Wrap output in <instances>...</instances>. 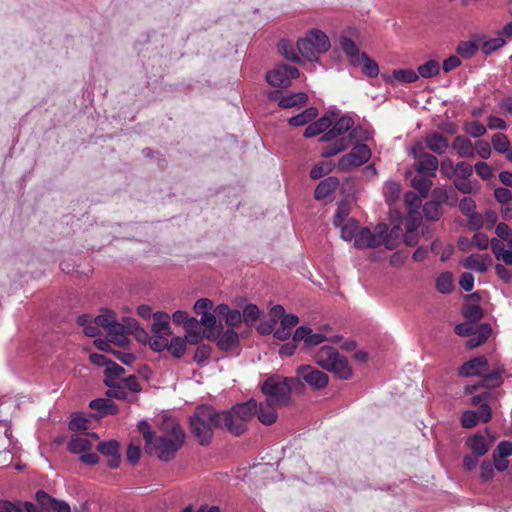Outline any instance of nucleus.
<instances>
[{
	"label": "nucleus",
	"instance_id": "obj_1",
	"mask_svg": "<svg viewBox=\"0 0 512 512\" xmlns=\"http://www.w3.org/2000/svg\"><path fill=\"white\" fill-rule=\"evenodd\" d=\"M184 441L185 433L182 427L175 421H169L164 424L163 433L155 436L151 447H146V451L155 454L161 461L169 462L175 458Z\"/></svg>",
	"mask_w": 512,
	"mask_h": 512
},
{
	"label": "nucleus",
	"instance_id": "obj_2",
	"mask_svg": "<svg viewBox=\"0 0 512 512\" xmlns=\"http://www.w3.org/2000/svg\"><path fill=\"white\" fill-rule=\"evenodd\" d=\"M190 430L198 443L202 446L209 445L213 438L214 428H223L221 411L215 410L212 406H198L189 419Z\"/></svg>",
	"mask_w": 512,
	"mask_h": 512
},
{
	"label": "nucleus",
	"instance_id": "obj_3",
	"mask_svg": "<svg viewBox=\"0 0 512 512\" xmlns=\"http://www.w3.org/2000/svg\"><path fill=\"white\" fill-rule=\"evenodd\" d=\"M353 125L354 120L349 116H343L331 125L319 139L321 142H328V144L323 147L321 155L328 158L347 149L350 146V140L345 134Z\"/></svg>",
	"mask_w": 512,
	"mask_h": 512
},
{
	"label": "nucleus",
	"instance_id": "obj_4",
	"mask_svg": "<svg viewBox=\"0 0 512 512\" xmlns=\"http://www.w3.org/2000/svg\"><path fill=\"white\" fill-rule=\"evenodd\" d=\"M258 402L249 400L233 406L230 410L221 411L224 429L234 436H240L247 430V423L256 415Z\"/></svg>",
	"mask_w": 512,
	"mask_h": 512
},
{
	"label": "nucleus",
	"instance_id": "obj_5",
	"mask_svg": "<svg viewBox=\"0 0 512 512\" xmlns=\"http://www.w3.org/2000/svg\"><path fill=\"white\" fill-rule=\"evenodd\" d=\"M329 48V38L318 29H311L304 38L297 42L299 53L309 61H317L319 55L327 52Z\"/></svg>",
	"mask_w": 512,
	"mask_h": 512
},
{
	"label": "nucleus",
	"instance_id": "obj_6",
	"mask_svg": "<svg viewBox=\"0 0 512 512\" xmlns=\"http://www.w3.org/2000/svg\"><path fill=\"white\" fill-rule=\"evenodd\" d=\"M261 390L268 397L267 401L280 406H288L290 404L289 388L284 381V377L280 375L268 377L263 382Z\"/></svg>",
	"mask_w": 512,
	"mask_h": 512
},
{
	"label": "nucleus",
	"instance_id": "obj_7",
	"mask_svg": "<svg viewBox=\"0 0 512 512\" xmlns=\"http://www.w3.org/2000/svg\"><path fill=\"white\" fill-rule=\"evenodd\" d=\"M411 154L415 159L413 163V169L415 172L425 173L430 175V177L436 176L439 161L434 155L426 152L421 143H417L412 147Z\"/></svg>",
	"mask_w": 512,
	"mask_h": 512
},
{
	"label": "nucleus",
	"instance_id": "obj_8",
	"mask_svg": "<svg viewBox=\"0 0 512 512\" xmlns=\"http://www.w3.org/2000/svg\"><path fill=\"white\" fill-rule=\"evenodd\" d=\"M299 75L296 67L280 64L266 74V80L271 86L286 88L290 86L291 80L298 78Z\"/></svg>",
	"mask_w": 512,
	"mask_h": 512
},
{
	"label": "nucleus",
	"instance_id": "obj_9",
	"mask_svg": "<svg viewBox=\"0 0 512 512\" xmlns=\"http://www.w3.org/2000/svg\"><path fill=\"white\" fill-rule=\"evenodd\" d=\"M371 150L366 144H357L353 149L343 155L339 160V167L347 170L350 167H358L369 161Z\"/></svg>",
	"mask_w": 512,
	"mask_h": 512
},
{
	"label": "nucleus",
	"instance_id": "obj_10",
	"mask_svg": "<svg viewBox=\"0 0 512 512\" xmlns=\"http://www.w3.org/2000/svg\"><path fill=\"white\" fill-rule=\"evenodd\" d=\"M300 376L312 389L320 390L328 385L329 377L326 373L310 366L302 365L297 368Z\"/></svg>",
	"mask_w": 512,
	"mask_h": 512
},
{
	"label": "nucleus",
	"instance_id": "obj_11",
	"mask_svg": "<svg viewBox=\"0 0 512 512\" xmlns=\"http://www.w3.org/2000/svg\"><path fill=\"white\" fill-rule=\"evenodd\" d=\"M97 450L107 458V466L111 469L118 468L121 463L120 445L116 440L100 442Z\"/></svg>",
	"mask_w": 512,
	"mask_h": 512
},
{
	"label": "nucleus",
	"instance_id": "obj_12",
	"mask_svg": "<svg viewBox=\"0 0 512 512\" xmlns=\"http://www.w3.org/2000/svg\"><path fill=\"white\" fill-rule=\"evenodd\" d=\"M433 196L438 200L427 201L423 206L424 216L429 221H437L441 218V202L445 201L447 198L445 191H443L440 188H436L433 190Z\"/></svg>",
	"mask_w": 512,
	"mask_h": 512
},
{
	"label": "nucleus",
	"instance_id": "obj_13",
	"mask_svg": "<svg viewBox=\"0 0 512 512\" xmlns=\"http://www.w3.org/2000/svg\"><path fill=\"white\" fill-rule=\"evenodd\" d=\"M327 340V337L322 333H313L312 329L308 326H300L294 333V342L303 341L304 348L309 349L317 346Z\"/></svg>",
	"mask_w": 512,
	"mask_h": 512
},
{
	"label": "nucleus",
	"instance_id": "obj_14",
	"mask_svg": "<svg viewBox=\"0 0 512 512\" xmlns=\"http://www.w3.org/2000/svg\"><path fill=\"white\" fill-rule=\"evenodd\" d=\"M488 369V361L486 357H475L459 367L458 374L462 377L482 375Z\"/></svg>",
	"mask_w": 512,
	"mask_h": 512
},
{
	"label": "nucleus",
	"instance_id": "obj_15",
	"mask_svg": "<svg viewBox=\"0 0 512 512\" xmlns=\"http://www.w3.org/2000/svg\"><path fill=\"white\" fill-rule=\"evenodd\" d=\"M407 179H410L411 186L420 194L421 197H427L432 188L433 182L430 175L425 173L407 172Z\"/></svg>",
	"mask_w": 512,
	"mask_h": 512
},
{
	"label": "nucleus",
	"instance_id": "obj_16",
	"mask_svg": "<svg viewBox=\"0 0 512 512\" xmlns=\"http://www.w3.org/2000/svg\"><path fill=\"white\" fill-rule=\"evenodd\" d=\"M492 265V258L489 254H471L463 261V266L476 272L484 273Z\"/></svg>",
	"mask_w": 512,
	"mask_h": 512
},
{
	"label": "nucleus",
	"instance_id": "obj_17",
	"mask_svg": "<svg viewBox=\"0 0 512 512\" xmlns=\"http://www.w3.org/2000/svg\"><path fill=\"white\" fill-rule=\"evenodd\" d=\"M354 245L358 249L377 248L382 245V240L376 237L369 228L363 227L357 232Z\"/></svg>",
	"mask_w": 512,
	"mask_h": 512
},
{
	"label": "nucleus",
	"instance_id": "obj_18",
	"mask_svg": "<svg viewBox=\"0 0 512 512\" xmlns=\"http://www.w3.org/2000/svg\"><path fill=\"white\" fill-rule=\"evenodd\" d=\"M276 406L278 405L267 400L265 402L258 403L256 415L262 424L270 426L276 422L278 418Z\"/></svg>",
	"mask_w": 512,
	"mask_h": 512
},
{
	"label": "nucleus",
	"instance_id": "obj_19",
	"mask_svg": "<svg viewBox=\"0 0 512 512\" xmlns=\"http://www.w3.org/2000/svg\"><path fill=\"white\" fill-rule=\"evenodd\" d=\"M341 355L339 352L330 346H323L316 354V363L323 369L329 370L333 367V363L336 362Z\"/></svg>",
	"mask_w": 512,
	"mask_h": 512
},
{
	"label": "nucleus",
	"instance_id": "obj_20",
	"mask_svg": "<svg viewBox=\"0 0 512 512\" xmlns=\"http://www.w3.org/2000/svg\"><path fill=\"white\" fill-rule=\"evenodd\" d=\"M339 179L335 176H329L323 179L315 188L314 198L316 200H325L338 188Z\"/></svg>",
	"mask_w": 512,
	"mask_h": 512
},
{
	"label": "nucleus",
	"instance_id": "obj_21",
	"mask_svg": "<svg viewBox=\"0 0 512 512\" xmlns=\"http://www.w3.org/2000/svg\"><path fill=\"white\" fill-rule=\"evenodd\" d=\"M452 148L456 151L457 155L462 158H474L475 149L472 141L462 135H458L452 142Z\"/></svg>",
	"mask_w": 512,
	"mask_h": 512
},
{
	"label": "nucleus",
	"instance_id": "obj_22",
	"mask_svg": "<svg viewBox=\"0 0 512 512\" xmlns=\"http://www.w3.org/2000/svg\"><path fill=\"white\" fill-rule=\"evenodd\" d=\"M340 47L345 53L351 65H360L361 53L359 51L357 44L352 39L348 37H341Z\"/></svg>",
	"mask_w": 512,
	"mask_h": 512
},
{
	"label": "nucleus",
	"instance_id": "obj_23",
	"mask_svg": "<svg viewBox=\"0 0 512 512\" xmlns=\"http://www.w3.org/2000/svg\"><path fill=\"white\" fill-rule=\"evenodd\" d=\"M426 147L438 155H442L448 148V140L440 133L434 132L424 138Z\"/></svg>",
	"mask_w": 512,
	"mask_h": 512
},
{
	"label": "nucleus",
	"instance_id": "obj_24",
	"mask_svg": "<svg viewBox=\"0 0 512 512\" xmlns=\"http://www.w3.org/2000/svg\"><path fill=\"white\" fill-rule=\"evenodd\" d=\"M492 333V328L489 324L484 323L474 328V334L470 336L467 341L469 348H476L485 343Z\"/></svg>",
	"mask_w": 512,
	"mask_h": 512
},
{
	"label": "nucleus",
	"instance_id": "obj_25",
	"mask_svg": "<svg viewBox=\"0 0 512 512\" xmlns=\"http://www.w3.org/2000/svg\"><path fill=\"white\" fill-rule=\"evenodd\" d=\"M467 447L475 456H484L489 451V443L481 434H474L466 440Z\"/></svg>",
	"mask_w": 512,
	"mask_h": 512
},
{
	"label": "nucleus",
	"instance_id": "obj_26",
	"mask_svg": "<svg viewBox=\"0 0 512 512\" xmlns=\"http://www.w3.org/2000/svg\"><path fill=\"white\" fill-rule=\"evenodd\" d=\"M109 342L117 346H124L129 343L128 333L124 328V324L114 321L113 325L107 330Z\"/></svg>",
	"mask_w": 512,
	"mask_h": 512
},
{
	"label": "nucleus",
	"instance_id": "obj_27",
	"mask_svg": "<svg viewBox=\"0 0 512 512\" xmlns=\"http://www.w3.org/2000/svg\"><path fill=\"white\" fill-rule=\"evenodd\" d=\"M332 121L329 117L323 116L316 121H311L304 131V137L310 138L320 135L330 128Z\"/></svg>",
	"mask_w": 512,
	"mask_h": 512
},
{
	"label": "nucleus",
	"instance_id": "obj_28",
	"mask_svg": "<svg viewBox=\"0 0 512 512\" xmlns=\"http://www.w3.org/2000/svg\"><path fill=\"white\" fill-rule=\"evenodd\" d=\"M92 447L93 443L90 441L87 434L73 436L68 442V449L74 454L88 452Z\"/></svg>",
	"mask_w": 512,
	"mask_h": 512
},
{
	"label": "nucleus",
	"instance_id": "obj_29",
	"mask_svg": "<svg viewBox=\"0 0 512 512\" xmlns=\"http://www.w3.org/2000/svg\"><path fill=\"white\" fill-rule=\"evenodd\" d=\"M239 345V336L238 333L232 329H228L219 335L217 341V347L221 351H230L233 348H236Z\"/></svg>",
	"mask_w": 512,
	"mask_h": 512
},
{
	"label": "nucleus",
	"instance_id": "obj_30",
	"mask_svg": "<svg viewBox=\"0 0 512 512\" xmlns=\"http://www.w3.org/2000/svg\"><path fill=\"white\" fill-rule=\"evenodd\" d=\"M89 407L102 415H115L119 411L118 406L109 398H96L90 402Z\"/></svg>",
	"mask_w": 512,
	"mask_h": 512
},
{
	"label": "nucleus",
	"instance_id": "obj_31",
	"mask_svg": "<svg viewBox=\"0 0 512 512\" xmlns=\"http://www.w3.org/2000/svg\"><path fill=\"white\" fill-rule=\"evenodd\" d=\"M308 96L304 92L292 93L283 96L278 101V106L282 109L293 108L296 106H303L307 103Z\"/></svg>",
	"mask_w": 512,
	"mask_h": 512
},
{
	"label": "nucleus",
	"instance_id": "obj_32",
	"mask_svg": "<svg viewBox=\"0 0 512 512\" xmlns=\"http://www.w3.org/2000/svg\"><path fill=\"white\" fill-rule=\"evenodd\" d=\"M317 116L318 109L316 107H309L298 115L289 118L288 123L292 127H300L309 124L311 121L317 118Z\"/></svg>",
	"mask_w": 512,
	"mask_h": 512
},
{
	"label": "nucleus",
	"instance_id": "obj_33",
	"mask_svg": "<svg viewBox=\"0 0 512 512\" xmlns=\"http://www.w3.org/2000/svg\"><path fill=\"white\" fill-rule=\"evenodd\" d=\"M328 371L334 373V375L341 380H347L352 376V368L346 357L342 355L333 363V367L329 368Z\"/></svg>",
	"mask_w": 512,
	"mask_h": 512
},
{
	"label": "nucleus",
	"instance_id": "obj_34",
	"mask_svg": "<svg viewBox=\"0 0 512 512\" xmlns=\"http://www.w3.org/2000/svg\"><path fill=\"white\" fill-rule=\"evenodd\" d=\"M360 64L362 65V73L370 78H375L379 74L378 64L371 59L367 53L362 52L360 57Z\"/></svg>",
	"mask_w": 512,
	"mask_h": 512
},
{
	"label": "nucleus",
	"instance_id": "obj_35",
	"mask_svg": "<svg viewBox=\"0 0 512 512\" xmlns=\"http://www.w3.org/2000/svg\"><path fill=\"white\" fill-rule=\"evenodd\" d=\"M440 72V64L436 60H428L424 64H421L417 68V74L419 77L432 78L437 76Z\"/></svg>",
	"mask_w": 512,
	"mask_h": 512
},
{
	"label": "nucleus",
	"instance_id": "obj_36",
	"mask_svg": "<svg viewBox=\"0 0 512 512\" xmlns=\"http://www.w3.org/2000/svg\"><path fill=\"white\" fill-rule=\"evenodd\" d=\"M436 288L440 293H443V294L451 293L454 288L452 273L451 272L441 273L436 280Z\"/></svg>",
	"mask_w": 512,
	"mask_h": 512
},
{
	"label": "nucleus",
	"instance_id": "obj_37",
	"mask_svg": "<svg viewBox=\"0 0 512 512\" xmlns=\"http://www.w3.org/2000/svg\"><path fill=\"white\" fill-rule=\"evenodd\" d=\"M491 145L493 149L500 154L505 153L511 146L507 135L501 132L492 135Z\"/></svg>",
	"mask_w": 512,
	"mask_h": 512
},
{
	"label": "nucleus",
	"instance_id": "obj_38",
	"mask_svg": "<svg viewBox=\"0 0 512 512\" xmlns=\"http://www.w3.org/2000/svg\"><path fill=\"white\" fill-rule=\"evenodd\" d=\"M170 323L169 317L165 313H156L154 314V322L152 325V332L154 334H166L169 330Z\"/></svg>",
	"mask_w": 512,
	"mask_h": 512
},
{
	"label": "nucleus",
	"instance_id": "obj_39",
	"mask_svg": "<svg viewBox=\"0 0 512 512\" xmlns=\"http://www.w3.org/2000/svg\"><path fill=\"white\" fill-rule=\"evenodd\" d=\"M392 77L401 83H414L419 79V75L413 69L393 70Z\"/></svg>",
	"mask_w": 512,
	"mask_h": 512
},
{
	"label": "nucleus",
	"instance_id": "obj_40",
	"mask_svg": "<svg viewBox=\"0 0 512 512\" xmlns=\"http://www.w3.org/2000/svg\"><path fill=\"white\" fill-rule=\"evenodd\" d=\"M105 385L108 387L106 395L109 398H116L119 400H124L127 397V391L125 387L122 385L121 381L119 382H108L104 381Z\"/></svg>",
	"mask_w": 512,
	"mask_h": 512
},
{
	"label": "nucleus",
	"instance_id": "obj_41",
	"mask_svg": "<svg viewBox=\"0 0 512 512\" xmlns=\"http://www.w3.org/2000/svg\"><path fill=\"white\" fill-rule=\"evenodd\" d=\"M124 373L125 370L122 366H120L114 361H111L110 363H108V366L104 370V381H108L110 383L118 382L117 379H119L120 376H122Z\"/></svg>",
	"mask_w": 512,
	"mask_h": 512
},
{
	"label": "nucleus",
	"instance_id": "obj_42",
	"mask_svg": "<svg viewBox=\"0 0 512 512\" xmlns=\"http://www.w3.org/2000/svg\"><path fill=\"white\" fill-rule=\"evenodd\" d=\"M479 50V45L474 41H462L457 46V53L465 59L473 57Z\"/></svg>",
	"mask_w": 512,
	"mask_h": 512
},
{
	"label": "nucleus",
	"instance_id": "obj_43",
	"mask_svg": "<svg viewBox=\"0 0 512 512\" xmlns=\"http://www.w3.org/2000/svg\"><path fill=\"white\" fill-rule=\"evenodd\" d=\"M332 171V164L326 161L316 163L310 170V178L320 179Z\"/></svg>",
	"mask_w": 512,
	"mask_h": 512
},
{
	"label": "nucleus",
	"instance_id": "obj_44",
	"mask_svg": "<svg viewBox=\"0 0 512 512\" xmlns=\"http://www.w3.org/2000/svg\"><path fill=\"white\" fill-rule=\"evenodd\" d=\"M186 344L185 340L180 337H173L171 342L168 343L167 350L171 353L175 358H180L185 353Z\"/></svg>",
	"mask_w": 512,
	"mask_h": 512
},
{
	"label": "nucleus",
	"instance_id": "obj_45",
	"mask_svg": "<svg viewBox=\"0 0 512 512\" xmlns=\"http://www.w3.org/2000/svg\"><path fill=\"white\" fill-rule=\"evenodd\" d=\"M36 501L43 511H51L53 505L57 501L56 498L51 497L48 493L43 490H39L35 495Z\"/></svg>",
	"mask_w": 512,
	"mask_h": 512
},
{
	"label": "nucleus",
	"instance_id": "obj_46",
	"mask_svg": "<svg viewBox=\"0 0 512 512\" xmlns=\"http://www.w3.org/2000/svg\"><path fill=\"white\" fill-rule=\"evenodd\" d=\"M464 130L474 138H479L486 134L487 127L478 121H471L465 124Z\"/></svg>",
	"mask_w": 512,
	"mask_h": 512
},
{
	"label": "nucleus",
	"instance_id": "obj_47",
	"mask_svg": "<svg viewBox=\"0 0 512 512\" xmlns=\"http://www.w3.org/2000/svg\"><path fill=\"white\" fill-rule=\"evenodd\" d=\"M505 43L506 41L502 37H496L484 41V43L481 46V49L485 55H489L492 52L502 48L505 45Z\"/></svg>",
	"mask_w": 512,
	"mask_h": 512
},
{
	"label": "nucleus",
	"instance_id": "obj_48",
	"mask_svg": "<svg viewBox=\"0 0 512 512\" xmlns=\"http://www.w3.org/2000/svg\"><path fill=\"white\" fill-rule=\"evenodd\" d=\"M279 50L287 60H290L295 63H300V57L298 56L293 46L288 41L282 40L279 43Z\"/></svg>",
	"mask_w": 512,
	"mask_h": 512
},
{
	"label": "nucleus",
	"instance_id": "obj_49",
	"mask_svg": "<svg viewBox=\"0 0 512 512\" xmlns=\"http://www.w3.org/2000/svg\"><path fill=\"white\" fill-rule=\"evenodd\" d=\"M357 229V221H355L354 219H350L345 225L341 227V237L346 241H350L353 238L355 239Z\"/></svg>",
	"mask_w": 512,
	"mask_h": 512
},
{
	"label": "nucleus",
	"instance_id": "obj_50",
	"mask_svg": "<svg viewBox=\"0 0 512 512\" xmlns=\"http://www.w3.org/2000/svg\"><path fill=\"white\" fill-rule=\"evenodd\" d=\"M138 430L142 433L143 438L145 440V448L151 447L152 440L155 438L156 434L152 431L150 424L147 421H140L138 423Z\"/></svg>",
	"mask_w": 512,
	"mask_h": 512
},
{
	"label": "nucleus",
	"instance_id": "obj_51",
	"mask_svg": "<svg viewBox=\"0 0 512 512\" xmlns=\"http://www.w3.org/2000/svg\"><path fill=\"white\" fill-rule=\"evenodd\" d=\"M473 174V167L465 162L461 161L455 165V179H468Z\"/></svg>",
	"mask_w": 512,
	"mask_h": 512
},
{
	"label": "nucleus",
	"instance_id": "obj_52",
	"mask_svg": "<svg viewBox=\"0 0 512 512\" xmlns=\"http://www.w3.org/2000/svg\"><path fill=\"white\" fill-rule=\"evenodd\" d=\"M463 316L470 322H477L483 317V311L479 305H468L463 310Z\"/></svg>",
	"mask_w": 512,
	"mask_h": 512
},
{
	"label": "nucleus",
	"instance_id": "obj_53",
	"mask_svg": "<svg viewBox=\"0 0 512 512\" xmlns=\"http://www.w3.org/2000/svg\"><path fill=\"white\" fill-rule=\"evenodd\" d=\"M149 346L155 352H161L168 347V339L160 334H154L153 337L149 339Z\"/></svg>",
	"mask_w": 512,
	"mask_h": 512
},
{
	"label": "nucleus",
	"instance_id": "obj_54",
	"mask_svg": "<svg viewBox=\"0 0 512 512\" xmlns=\"http://www.w3.org/2000/svg\"><path fill=\"white\" fill-rule=\"evenodd\" d=\"M116 320L115 315L112 311H107L103 314H100L94 318V323L99 326L103 327L105 329H109L110 326L113 325L114 321Z\"/></svg>",
	"mask_w": 512,
	"mask_h": 512
},
{
	"label": "nucleus",
	"instance_id": "obj_55",
	"mask_svg": "<svg viewBox=\"0 0 512 512\" xmlns=\"http://www.w3.org/2000/svg\"><path fill=\"white\" fill-rule=\"evenodd\" d=\"M211 352H212V348L210 345H207V344L199 345L196 349L193 359L196 363H198L199 365H202L206 360L209 359Z\"/></svg>",
	"mask_w": 512,
	"mask_h": 512
},
{
	"label": "nucleus",
	"instance_id": "obj_56",
	"mask_svg": "<svg viewBox=\"0 0 512 512\" xmlns=\"http://www.w3.org/2000/svg\"><path fill=\"white\" fill-rule=\"evenodd\" d=\"M479 422L478 413L472 410L465 411L461 416V425L464 428H473Z\"/></svg>",
	"mask_w": 512,
	"mask_h": 512
},
{
	"label": "nucleus",
	"instance_id": "obj_57",
	"mask_svg": "<svg viewBox=\"0 0 512 512\" xmlns=\"http://www.w3.org/2000/svg\"><path fill=\"white\" fill-rule=\"evenodd\" d=\"M349 212V207L346 203H339L338 208L333 217V224L337 227L341 226L346 217L349 215Z\"/></svg>",
	"mask_w": 512,
	"mask_h": 512
},
{
	"label": "nucleus",
	"instance_id": "obj_58",
	"mask_svg": "<svg viewBox=\"0 0 512 512\" xmlns=\"http://www.w3.org/2000/svg\"><path fill=\"white\" fill-rule=\"evenodd\" d=\"M241 315H242L243 321H245L246 323L254 322V321L258 320V318L260 316V310L256 305L248 304L244 308L243 313Z\"/></svg>",
	"mask_w": 512,
	"mask_h": 512
},
{
	"label": "nucleus",
	"instance_id": "obj_59",
	"mask_svg": "<svg viewBox=\"0 0 512 512\" xmlns=\"http://www.w3.org/2000/svg\"><path fill=\"white\" fill-rule=\"evenodd\" d=\"M468 218L467 220V227L471 231H477L481 229L484 225V218L481 214L477 212H473L470 215L466 216Z\"/></svg>",
	"mask_w": 512,
	"mask_h": 512
},
{
	"label": "nucleus",
	"instance_id": "obj_60",
	"mask_svg": "<svg viewBox=\"0 0 512 512\" xmlns=\"http://www.w3.org/2000/svg\"><path fill=\"white\" fill-rule=\"evenodd\" d=\"M475 155L477 154L482 159H488L491 155V145L485 140H478L474 145Z\"/></svg>",
	"mask_w": 512,
	"mask_h": 512
},
{
	"label": "nucleus",
	"instance_id": "obj_61",
	"mask_svg": "<svg viewBox=\"0 0 512 512\" xmlns=\"http://www.w3.org/2000/svg\"><path fill=\"white\" fill-rule=\"evenodd\" d=\"M284 381L289 388V396L291 397L292 392H302L305 388L301 377H284Z\"/></svg>",
	"mask_w": 512,
	"mask_h": 512
},
{
	"label": "nucleus",
	"instance_id": "obj_62",
	"mask_svg": "<svg viewBox=\"0 0 512 512\" xmlns=\"http://www.w3.org/2000/svg\"><path fill=\"white\" fill-rule=\"evenodd\" d=\"M69 429L74 432L88 429V420L82 416H75L69 422Z\"/></svg>",
	"mask_w": 512,
	"mask_h": 512
},
{
	"label": "nucleus",
	"instance_id": "obj_63",
	"mask_svg": "<svg viewBox=\"0 0 512 512\" xmlns=\"http://www.w3.org/2000/svg\"><path fill=\"white\" fill-rule=\"evenodd\" d=\"M494 197L499 203L506 205L512 200V192L508 188L499 187L494 190Z\"/></svg>",
	"mask_w": 512,
	"mask_h": 512
},
{
	"label": "nucleus",
	"instance_id": "obj_64",
	"mask_svg": "<svg viewBox=\"0 0 512 512\" xmlns=\"http://www.w3.org/2000/svg\"><path fill=\"white\" fill-rule=\"evenodd\" d=\"M493 455L498 456V458H507L512 455V443L508 441L500 442L496 450L493 452Z\"/></svg>",
	"mask_w": 512,
	"mask_h": 512
}]
</instances>
